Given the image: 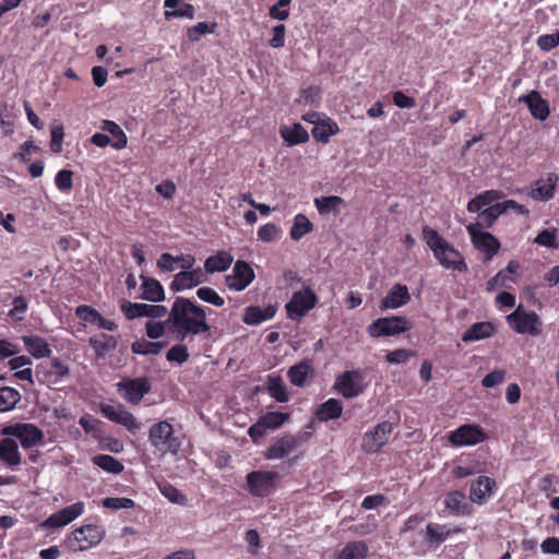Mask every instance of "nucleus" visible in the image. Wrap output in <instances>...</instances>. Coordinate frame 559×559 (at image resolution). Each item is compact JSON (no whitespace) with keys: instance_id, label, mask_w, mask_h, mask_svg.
Returning <instances> with one entry per match:
<instances>
[{"instance_id":"obj_53","label":"nucleus","mask_w":559,"mask_h":559,"mask_svg":"<svg viewBox=\"0 0 559 559\" xmlns=\"http://www.w3.org/2000/svg\"><path fill=\"white\" fill-rule=\"evenodd\" d=\"M477 213L479 214L481 222L486 226L490 227L495 221L503 214V209L501 207L500 203H496L493 206L483 207Z\"/></svg>"},{"instance_id":"obj_56","label":"nucleus","mask_w":559,"mask_h":559,"mask_svg":"<svg viewBox=\"0 0 559 559\" xmlns=\"http://www.w3.org/2000/svg\"><path fill=\"white\" fill-rule=\"evenodd\" d=\"M189 358L188 349L185 345H174L166 354V359L170 362L175 361L179 365L186 362Z\"/></svg>"},{"instance_id":"obj_42","label":"nucleus","mask_w":559,"mask_h":559,"mask_svg":"<svg viewBox=\"0 0 559 559\" xmlns=\"http://www.w3.org/2000/svg\"><path fill=\"white\" fill-rule=\"evenodd\" d=\"M92 462L103 471L111 474H120L124 468L119 460L108 454L94 455Z\"/></svg>"},{"instance_id":"obj_64","label":"nucleus","mask_w":559,"mask_h":559,"mask_svg":"<svg viewBox=\"0 0 559 559\" xmlns=\"http://www.w3.org/2000/svg\"><path fill=\"white\" fill-rule=\"evenodd\" d=\"M286 27L284 24H277L273 27V36L269 40V45L273 48H281L285 44Z\"/></svg>"},{"instance_id":"obj_17","label":"nucleus","mask_w":559,"mask_h":559,"mask_svg":"<svg viewBox=\"0 0 559 559\" xmlns=\"http://www.w3.org/2000/svg\"><path fill=\"white\" fill-rule=\"evenodd\" d=\"M486 435L478 426L462 425L449 435V442L453 447L474 445L485 440Z\"/></svg>"},{"instance_id":"obj_55","label":"nucleus","mask_w":559,"mask_h":559,"mask_svg":"<svg viewBox=\"0 0 559 559\" xmlns=\"http://www.w3.org/2000/svg\"><path fill=\"white\" fill-rule=\"evenodd\" d=\"M216 24L200 22L188 29V37L191 41H198L202 35L214 33Z\"/></svg>"},{"instance_id":"obj_58","label":"nucleus","mask_w":559,"mask_h":559,"mask_svg":"<svg viewBox=\"0 0 559 559\" xmlns=\"http://www.w3.org/2000/svg\"><path fill=\"white\" fill-rule=\"evenodd\" d=\"M534 242L547 248H557L558 243L556 229L542 230L534 239Z\"/></svg>"},{"instance_id":"obj_25","label":"nucleus","mask_w":559,"mask_h":559,"mask_svg":"<svg viewBox=\"0 0 559 559\" xmlns=\"http://www.w3.org/2000/svg\"><path fill=\"white\" fill-rule=\"evenodd\" d=\"M496 487V481L487 476H479L469 489V499L472 502L483 504L491 496Z\"/></svg>"},{"instance_id":"obj_23","label":"nucleus","mask_w":559,"mask_h":559,"mask_svg":"<svg viewBox=\"0 0 559 559\" xmlns=\"http://www.w3.org/2000/svg\"><path fill=\"white\" fill-rule=\"evenodd\" d=\"M411 300L408 288L402 284H395L386 293L385 297L380 302V309H396L406 305Z\"/></svg>"},{"instance_id":"obj_19","label":"nucleus","mask_w":559,"mask_h":559,"mask_svg":"<svg viewBox=\"0 0 559 559\" xmlns=\"http://www.w3.org/2000/svg\"><path fill=\"white\" fill-rule=\"evenodd\" d=\"M84 512V503L79 501L55 513L41 523L44 528H58L66 526Z\"/></svg>"},{"instance_id":"obj_62","label":"nucleus","mask_w":559,"mask_h":559,"mask_svg":"<svg viewBox=\"0 0 559 559\" xmlns=\"http://www.w3.org/2000/svg\"><path fill=\"white\" fill-rule=\"evenodd\" d=\"M103 506L105 508L120 510V509H131L134 507V501L130 498H106L103 501Z\"/></svg>"},{"instance_id":"obj_50","label":"nucleus","mask_w":559,"mask_h":559,"mask_svg":"<svg viewBox=\"0 0 559 559\" xmlns=\"http://www.w3.org/2000/svg\"><path fill=\"white\" fill-rule=\"evenodd\" d=\"M316 206L320 214H328L335 211L344 203V200L336 195L317 198L314 200Z\"/></svg>"},{"instance_id":"obj_26","label":"nucleus","mask_w":559,"mask_h":559,"mask_svg":"<svg viewBox=\"0 0 559 559\" xmlns=\"http://www.w3.org/2000/svg\"><path fill=\"white\" fill-rule=\"evenodd\" d=\"M0 460L12 469L22 463V455L15 440L8 437L0 440Z\"/></svg>"},{"instance_id":"obj_37","label":"nucleus","mask_w":559,"mask_h":559,"mask_svg":"<svg viewBox=\"0 0 559 559\" xmlns=\"http://www.w3.org/2000/svg\"><path fill=\"white\" fill-rule=\"evenodd\" d=\"M500 198L501 193L497 190L485 191L468 202L467 211L471 213H476L483 207L493 206L496 203H498L497 201Z\"/></svg>"},{"instance_id":"obj_20","label":"nucleus","mask_w":559,"mask_h":559,"mask_svg":"<svg viewBox=\"0 0 559 559\" xmlns=\"http://www.w3.org/2000/svg\"><path fill=\"white\" fill-rule=\"evenodd\" d=\"M84 512V503L79 501L55 513L41 523L44 528H58L66 526Z\"/></svg>"},{"instance_id":"obj_31","label":"nucleus","mask_w":559,"mask_h":559,"mask_svg":"<svg viewBox=\"0 0 559 559\" xmlns=\"http://www.w3.org/2000/svg\"><path fill=\"white\" fill-rule=\"evenodd\" d=\"M495 332V326L491 322H477L472 324L462 335V341L465 343L480 341L490 337Z\"/></svg>"},{"instance_id":"obj_33","label":"nucleus","mask_w":559,"mask_h":559,"mask_svg":"<svg viewBox=\"0 0 559 559\" xmlns=\"http://www.w3.org/2000/svg\"><path fill=\"white\" fill-rule=\"evenodd\" d=\"M445 508L454 514H469L471 506L466 502L465 493L462 491H451L444 499Z\"/></svg>"},{"instance_id":"obj_24","label":"nucleus","mask_w":559,"mask_h":559,"mask_svg":"<svg viewBox=\"0 0 559 559\" xmlns=\"http://www.w3.org/2000/svg\"><path fill=\"white\" fill-rule=\"evenodd\" d=\"M520 102L527 105L531 115L540 121H544L549 116V105L540 94L536 91L530 92L527 95L520 97Z\"/></svg>"},{"instance_id":"obj_39","label":"nucleus","mask_w":559,"mask_h":559,"mask_svg":"<svg viewBox=\"0 0 559 559\" xmlns=\"http://www.w3.org/2000/svg\"><path fill=\"white\" fill-rule=\"evenodd\" d=\"M280 133L289 145H297L309 140L307 130L300 123H295L293 127L283 126Z\"/></svg>"},{"instance_id":"obj_6","label":"nucleus","mask_w":559,"mask_h":559,"mask_svg":"<svg viewBox=\"0 0 559 559\" xmlns=\"http://www.w3.org/2000/svg\"><path fill=\"white\" fill-rule=\"evenodd\" d=\"M310 432H298L296 435H285L274 441L264 453L266 460H281L295 452L310 438Z\"/></svg>"},{"instance_id":"obj_48","label":"nucleus","mask_w":559,"mask_h":559,"mask_svg":"<svg viewBox=\"0 0 559 559\" xmlns=\"http://www.w3.org/2000/svg\"><path fill=\"white\" fill-rule=\"evenodd\" d=\"M158 489L160 493L173 503L186 506L188 502L186 495L167 481L159 483Z\"/></svg>"},{"instance_id":"obj_34","label":"nucleus","mask_w":559,"mask_h":559,"mask_svg":"<svg viewBox=\"0 0 559 559\" xmlns=\"http://www.w3.org/2000/svg\"><path fill=\"white\" fill-rule=\"evenodd\" d=\"M26 350L35 358L49 357L51 349L49 344L39 336H22Z\"/></svg>"},{"instance_id":"obj_59","label":"nucleus","mask_w":559,"mask_h":559,"mask_svg":"<svg viewBox=\"0 0 559 559\" xmlns=\"http://www.w3.org/2000/svg\"><path fill=\"white\" fill-rule=\"evenodd\" d=\"M281 234V229L273 223L262 225L258 230V237L262 241H274Z\"/></svg>"},{"instance_id":"obj_61","label":"nucleus","mask_w":559,"mask_h":559,"mask_svg":"<svg viewBox=\"0 0 559 559\" xmlns=\"http://www.w3.org/2000/svg\"><path fill=\"white\" fill-rule=\"evenodd\" d=\"M537 46L544 51H549L559 46V31L552 34H545L537 38Z\"/></svg>"},{"instance_id":"obj_18","label":"nucleus","mask_w":559,"mask_h":559,"mask_svg":"<svg viewBox=\"0 0 559 559\" xmlns=\"http://www.w3.org/2000/svg\"><path fill=\"white\" fill-rule=\"evenodd\" d=\"M254 280L252 267L245 261L238 260L233 269V273L225 277L226 286L231 290H242Z\"/></svg>"},{"instance_id":"obj_9","label":"nucleus","mask_w":559,"mask_h":559,"mask_svg":"<svg viewBox=\"0 0 559 559\" xmlns=\"http://www.w3.org/2000/svg\"><path fill=\"white\" fill-rule=\"evenodd\" d=\"M318 298L310 288H305L293 294L285 309L287 317L294 321H300L312 308H314Z\"/></svg>"},{"instance_id":"obj_43","label":"nucleus","mask_w":559,"mask_h":559,"mask_svg":"<svg viewBox=\"0 0 559 559\" xmlns=\"http://www.w3.org/2000/svg\"><path fill=\"white\" fill-rule=\"evenodd\" d=\"M21 393L11 386L0 388V413L10 412L21 401Z\"/></svg>"},{"instance_id":"obj_60","label":"nucleus","mask_w":559,"mask_h":559,"mask_svg":"<svg viewBox=\"0 0 559 559\" xmlns=\"http://www.w3.org/2000/svg\"><path fill=\"white\" fill-rule=\"evenodd\" d=\"M73 171L62 169L57 173L55 185L60 191H69L73 186Z\"/></svg>"},{"instance_id":"obj_47","label":"nucleus","mask_w":559,"mask_h":559,"mask_svg":"<svg viewBox=\"0 0 559 559\" xmlns=\"http://www.w3.org/2000/svg\"><path fill=\"white\" fill-rule=\"evenodd\" d=\"M166 346L163 342L135 341L131 344V350L138 355H158Z\"/></svg>"},{"instance_id":"obj_40","label":"nucleus","mask_w":559,"mask_h":559,"mask_svg":"<svg viewBox=\"0 0 559 559\" xmlns=\"http://www.w3.org/2000/svg\"><path fill=\"white\" fill-rule=\"evenodd\" d=\"M369 547L364 540L349 542L341 550L337 559H366Z\"/></svg>"},{"instance_id":"obj_16","label":"nucleus","mask_w":559,"mask_h":559,"mask_svg":"<svg viewBox=\"0 0 559 559\" xmlns=\"http://www.w3.org/2000/svg\"><path fill=\"white\" fill-rule=\"evenodd\" d=\"M118 392L129 403L138 404L151 390L146 378H135L121 381L117 384Z\"/></svg>"},{"instance_id":"obj_45","label":"nucleus","mask_w":559,"mask_h":559,"mask_svg":"<svg viewBox=\"0 0 559 559\" xmlns=\"http://www.w3.org/2000/svg\"><path fill=\"white\" fill-rule=\"evenodd\" d=\"M313 230V224L304 214H297L294 217V223L290 229V238L293 240H300L305 235Z\"/></svg>"},{"instance_id":"obj_5","label":"nucleus","mask_w":559,"mask_h":559,"mask_svg":"<svg viewBox=\"0 0 559 559\" xmlns=\"http://www.w3.org/2000/svg\"><path fill=\"white\" fill-rule=\"evenodd\" d=\"M506 319L508 324L519 334L537 336L542 333L539 317L534 311H526L522 306H519Z\"/></svg>"},{"instance_id":"obj_49","label":"nucleus","mask_w":559,"mask_h":559,"mask_svg":"<svg viewBox=\"0 0 559 559\" xmlns=\"http://www.w3.org/2000/svg\"><path fill=\"white\" fill-rule=\"evenodd\" d=\"M68 374L69 367L59 358H53L51 360V369L46 372L45 377L48 383L55 384L61 381Z\"/></svg>"},{"instance_id":"obj_27","label":"nucleus","mask_w":559,"mask_h":559,"mask_svg":"<svg viewBox=\"0 0 559 559\" xmlns=\"http://www.w3.org/2000/svg\"><path fill=\"white\" fill-rule=\"evenodd\" d=\"M76 316L85 322L97 325L99 329L115 331L118 325L114 321L105 319L97 310L88 306H79Z\"/></svg>"},{"instance_id":"obj_11","label":"nucleus","mask_w":559,"mask_h":559,"mask_svg":"<svg viewBox=\"0 0 559 559\" xmlns=\"http://www.w3.org/2000/svg\"><path fill=\"white\" fill-rule=\"evenodd\" d=\"M1 435L19 438L24 449L37 445L44 438L43 431L33 424H14L5 426L2 429Z\"/></svg>"},{"instance_id":"obj_36","label":"nucleus","mask_w":559,"mask_h":559,"mask_svg":"<svg viewBox=\"0 0 559 559\" xmlns=\"http://www.w3.org/2000/svg\"><path fill=\"white\" fill-rule=\"evenodd\" d=\"M338 132V126L330 118L318 121L312 128L311 133L316 141L328 143L330 138Z\"/></svg>"},{"instance_id":"obj_21","label":"nucleus","mask_w":559,"mask_h":559,"mask_svg":"<svg viewBox=\"0 0 559 559\" xmlns=\"http://www.w3.org/2000/svg\"><path fill=\"white\" fill-rule=\"evenodd\" d=\"M559 177L555 173H549L547 179L536 180L531 188L530 197L535 201L546 202L554 198Z\"/></svg>"},{"instance_id":"obj_4","label":"nucleus","mask_w":559,"mask_h":559,"mask_svg":"<svg viewBox=\"0 0 559 559\" xmlns=\"http://www.w3.org/2000/svg\"><path fill=\"white\" fill-rule=\"evenodd\" d=\"M105 531L98 525H83L68 536L66 544L73 551H83L100 543Z\"/></svg>"},{"instance_id":"obj_30","label":"nucleus","mask_w":559,"mask_h":559,"mask_svg":"<svg viewBox=\"0 0 559 559\" xmlns=\"http://www.w3.org/2000/svg\"><path fill=\"white\" fill-rule=\"evenodd\" d=\"M314 369L309 360H302L292 366L287 371V378L292 384L302 388L306 384V380L313 376Z\"/></svg>"},{"instance_id":"obj_32","label":"nucleus","mask_w":559,"mask_h":559,"mask_svg":"<svg viewBox=\"0 0 559 559\" xmlns=\"http://www.w3.org/2000/svg\"><path fill=\"white\" fill-rule=\"evenodd\" d=\"M460 530H450L445 525L438 523H429L426 527V540L430 546H440L450 535L457 533Z\"/></svg>"},{"instance_id":"obj_29","label":"nucleus","mask_w":559,"mask_h":559,"mask_svg":"<svg viewBox=\"0 0 559 559\" xmlns=\"http://www.w3.org/2000/svg\"><path fill=\"white\" fill-rule=\"evenodd\" d=\"M276 307L269 305L265 308L258 306L247 307L243 314V322L248 325H258L275 316Z\"/></svg>"},{"instance_id":"obj_54","label":"nucleus","mask_w":559,"mask_h":559,"mask_svg":"<svg viewBox=\"0 0 559 559\" xmlns=\"http://www.w3.org/2000/svg\"><path fill=\"white\" fill-rule=\"evenodd\" d=\"M197 296L204 302L211 304L215 307H222L225 304L223 297H221L213 288L211 287H200L197 290Z\"/></svg>"},{"instance_id":"obj_52","label":"nucleus","mask_w":559,"mask_h":559,"mask_svg":"<svg viewBox=\"0 0 559 559\" xmlns=\"http://www.w3.org/2000/svg\"><path fill=\"white\" fill-rule=\"evenodd\" d=\"M289 417L286 413L281 412H269L261 416L259 419L262 421L266 429H277L285 420Z\"/></svg>"},{"instance_id":"obj_13","label":"nucleus","mask_w":559,"mask_h":559,"mask_svg":"<svg viewBox=\"0 0 559 559\" xmlns=\"http://www.w3.org/2000/svg\"><path fill=\"white\" fill-rule=\"evenodd\" d=\"M393 431L390 421L379 423L372 430L367 431L362 438V450L367 453L379 452L389 441Z\"/></svg>"},{"instance_id":"obj_38","label":"nucleus","mask_w":559,"mask_h":559,"mask_svg":"<svg viewBox=\"0 0 559 559\" xmlns=\"http://www.w3.org/2000/svg\"><path fill=\"white\" fill-rule=\"evenodd\" d=\"M233 255L226 251H219L205 260L204 270L206 273L224 272L233 263Z\"/></svg>"},{"instance_id":"obj_14","label":"nucleus","mask_w":559,"mask_h":559,"mask_svg":"<svg viewBox=\"0 0 559 559\" xmlns=\"http://www.w3.org/2000/svg\"><path fill=\"white\" fill-rule=\"evenodd\" d=\"M100 411L106 418L126 427L132 433H136L142 428L136 418L120 404H103Z\"/></svg>"},{"instance_id":"obj_22","label":"nucleus","mask_w":559,"mask_h":559,"mask_svg":"<svg viewBox=\"0 0 559 559\" xmlns=\"http://www.w3.org/2000/svg\"><path fill=\"white\" fill-rule=\"evenodd\" d=\"M205 281L203 271L199 267L190 271H181L174 276L170 283L173 292H180L183 289L192 288Z\"/></svg>"},{"instance_id":"obj_3","label":"nucleus","mask_w":559,"mask_h":559,"mask_svg":"<svg viewBox=\"0 0 559 559\" xmlns=\"http://www.w3.org/2000/svg\"><path fill=\"white\" fill-rule=\"evenodd\" d=\"M148 441L160 454L177 453L180 445L174 436L173 426L166 420L158 421L150 428Z\"/></svg>"},{"instance_id":"obj_2","label":"nucleus","mask_w":559,"mask_h":559,"mask_svg":"<svg viewBox=\"0 0 559 559\" xmlns=\"http://www.w3.org/2000/svg\"><path fill=\"white\" fill-rule=\"evenodd\" d=\"M423 235L427 246L432 250L436 259L442 266L457 272L467 271V265L462 254L442 238L437 230L425 226Z\"/></svg>"},{"instance_id":"obj_63","label":"nucleus","mask_w":559,"mask_h":559,"mask_svg":"<svg viewBox=\"0 0 559 559\" xmlns=\"http://www.w3.org/2000/svg\"><path fill=\"white\" fill-rule=\"evenodd\" d=\"M170 322L164 321V322H156V321H148L145 324L146 328V334L150 338L156 340L164 335L166 325Z\"/></svg>"},{"instance_id":"obj_8","label":"nucleus","mask_w":559,"mask_h":559,"mask_svg":"<svg viewBox=\"0 0 559 559\" xmlns=\"http://www.w3.org/2000/svg\"><path fill=\"white\" fill-rule=\"evenodd\" d=\"M280 475L273 471H253L247 474V489L253 497H267L275 488Z\"/></svg>"},{"instance_id":"obj_1","label":"nucleus","mask_w":559,"mask_h":559,"mask_svg":"<svg viewBox=\"0 0 559 559\" xmlns=\"http://www.w3.org/2000/svg\"><path fill=\"white\" fill-rule=\"evenodd\" d=\"M167 322H171L179 341H185L189 335L205 334L211 331L206 321V310L185 297L175 299Z\"/></svg>"},{"instance_id":"obj_28","label":"nucleus","mask_w":559,"mask_h":559,"mask_svg":"<svg viewBox=\"0 0 559 559\" xmlns=\"http://www.w3.org/2000/svg\"><path fill=\"white\" fill-rule=\"evenodd\" d=\"M140 278L142 280V299L152 302H158L165 299L164 288L157 280L153 277H147L145 275H141Z\"/></svg>"},{"instance_id":"obj_41","label":"nucleus","mask_w":559,"mask_h":559,"mask_svg":"<svg viewBox=\"0 0 559 559\" xmlns=\"http://www.w3.org/2000/svg\"><path fill=\"white\" fill-rule=\"evenodd\" d=\"M88 343L95 350L97 357H103L107 352L115 349L117 346V340L115 336L105 333L91 337Z\"/></svg>"},{"instance_id":"obj_57","label":"nucleus","mask_w":559,"mask_h":559,"mask_svg":"<svg viewBox=\"0 0 559 559\" xmlns=\"http://www.w3.org/2000/svg\"><path fill=\"white\" fill-rule=\"evenodd\" d=\"M416 355L415 352L405 348H399L386 354L385 359L389 364H405L409 358Z\"/></svg>"},{"instance_id":"obj_44","label":"nucleus","mask_w":559,"mask_h":559,"mask_svg":"<svg viewBox=\"0 0 559 559\" xmlns=\"http://www.w3.org/2000/svg\"><path fill=\"white\" fill-rule=\"evenodd\" d=\"M103 131L111 134L114 142L111 143L112 147L117 150H121L127 145V135L123 130L111 120H104L102 126Z\"/></svg>"},{"instance_id":"obj_12","label":"nucleus","mask_w":559,"mask_h":559,"mask_svg":"<svg viewBox=\"0 0 559 559\" xmlns=\"http://www.w3.org/2000/svg\"><path fill=\"white\" fill-rule=\"evenodd\" d=\"M334 389L345 399H353L364 392V377L358 370L345 371L337 376Z\"/></svg>"},{"instance_id":"obj_7","label":"nucleus","mask_w":559,"mask_h":559,"mask_svg":"<svg viewBox=\"0 0 559 559\" xmlns=\"http://www.w3.org/2000/svg\"><path fill=\"white\" fill-rule=\"evenodd\" d=\"M412 323L404 317L392 316L374 320L368 325L367 332L371 337L394 336L409 331Z\"/></svg>"},{"instance_id":"obj_15","label":"nucleus","mask_w":559,"mask_h":559,"mask_svg":"<svg viewBox=\"0 0 559 559\" xmlns=\"http://www.w3.org/2000/svg\"><path fill=\"white\" fill-rule=\"evenodd\" d=\"M120 308L124 317L129 320L142 317L156 319L168 313V309L162 305L138 304L126 300L121 304Z\"/></svg>"},{"instance_id":"obj_35","label":"nucleus","mask_w":559,"mask_h":559,"mask_svg":"<svg viewBox=\"0 0 559 559\" xmlns=\"http://www.w3.org/2000/svg\"><path fill=\"white\" fill-rule=\"evenodd\" d=\"M343 412V404L336 399H329L322 403L316 412V416L319 421H329L331 419H337L341 417Z\"/></svg>"},{"instance_id":"obj_51","label":"nucleus","mask_w":559,"mask_h":559,"mask_svg":"<svg viewBox=\"0 0 559 559\" xmlns=\"http://www.w3.org/2000/svg\"><path fill=\"white\" fill-rule=\"evenodd\" d=\"M13 308L9 311L8 316L16 322L25 319L28 309V301L24 296H17L12 301Z\"/></svg>"},{"instance_id":"obj_10","label":"nucleus","mask_w":559,"mask_h":559,"mask_svg":"<svg viewBox=\"0 0 559 559\" xmlns=\"http://www.w3.org/2000/svg\"><path fill=\"white\" fill-rule=\"evenodd\" d=\"M467 231L476 249L486 254V261H490L500 249L499 240L488 231L483 230L481 223L467 226Z\"/></svg>"},{"instance_id":"obj_46","label":"nucleus","mask_w":559,"mask_h":559,"mask_svg":"<svg viewBox=\"0 0 559 559\" xmlns=\"http://www.w3.org/2000/svg\"><path fill=\"white\" fill-rule=\"evenodd\" d=\"M267 391L276 402L285 403L289 400L286 386L281 377L270 376L267 378Z\"/></svg>"}]
</instances>
